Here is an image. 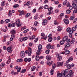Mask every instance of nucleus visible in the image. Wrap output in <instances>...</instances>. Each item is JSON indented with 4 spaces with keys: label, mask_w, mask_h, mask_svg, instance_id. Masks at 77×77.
Segmentation results:
<instances>
[{
    "label": "nucleus",
    "mask_w": 77,
    "mask_h": 77,
    "mask_svg": "<svg viewBox=\"0 0 77 77\" xmlns=\"http://www.w3.org/2000/svg\"><path fill=\"white\" fill-rule=\"evenodd\" d=\"M11 36L12 38H13V39L15 38V35L14 34L11 35Z\"/></svg>",
    "instance_id": "obj_56"
},
{
    "label": "nucleus",
    "mask_w": 77,
    "mask_h": 77,
    "mask_svg": "<svg viewBox=\"0 0 77 77\" xmlns=\"http://www.w3.org/2000/svg\"><path fill=\"white\" fill-rule=\"evenodd\" d=\"M52 40H53V38L52 37H51L48 39V41L49 42H51L52 41Z\"/></svg>",
    "instance_id": "obj_33"
},
{
    "label": "nucleus",
    "mask_w": 77,
    "mask_h": 77,
    "mask_svg": "<svg viewBox=\"0 0 77 77\" xmlns=\"http://www.w3.org/2000/svg\"><path fill=\"white\" fill-rule=\"evenodd\" d=\"M30 5V2H28L26 3V5L28 6H29Z\"/></svg>",
    "instance_id": "obj_58"
},
{
    "label": "nucleus",
    "mask_w": 77,
    "mask_h": 77,
    "mask_svg": "<svg viewBox=\"0 0 77 77\" xmlns=\"http://www.w3.org/2000/svg\"><path fill=\"white\" fill-rule=\"evenodd\" d=\"M34 24L35 26H38V21H35V22Z\"/></svg>",
    "instance_id": "obj_46"
},
{
    "label": "nucleus",
    "mask_w": 77,
    "mask_h": 77,
    "mask_svg": "<svg viewBox=\"0 0 77 77\" xmlns=\"http://www.w3.org/2000/svg\"><path fill=\"white\" fill-rule=\"evenodd\" d=\"M28 38L29 40H32V39H33L31 36H29Z\"/></svg>",
    "instance_id": "obj_62"
},
{
    "label": "nucleus",
    "mask_w": 77,
    "mask_h": 77,
    "mask_svg": "<svg viewBox=\"0 0 77 77\" xmlns=\"http://www.w3.org/2000/svg\"><path fill=\"white\" fill-rule=\"evenodd\" d=\"M32 49L31 48H29L28 51H26L25 53H26V54H28V56H31V54H32Z\"/></svg>",
    "instance_id": "obj_4"
},
{
    "label": "nucleus",
    "mask_w": 77,
    "mask_h": 77,
    "mask_svg": "<svg viewBox=\"0 0 77 77\" xmlns=\"http://www.w3.org/2000/svg\"><path fill=\"white\" fill-rule=\"evenodd\" d=\"M69 74L71 75H72V74H74V72L72 71V70H70L69 71Z\"/></svg>",
    "instance_id": "obj_32"
},
{
    "label": "nucleus",
    "mask_w": 77,
    "mask_h": 77,
    "mask_svg": "<svg viewBox=\"0 0 77 77\" xmlns=\"http://www.w3.org/2000/svg\"><path fill=\"white\" fill-rule=\"evenodd\" d=\"M56 67V64L54 63V64L52 65V69H54Z\"/></svg>",
    "instance_id": "obj_22"
},
{
    "label": "nucleus",
    "mask_w": 77,
    "mask_h": 77,
    "mask_svg": "<svg viewBox=\"0 0 77 77\" xmlns=\"http://www.w3.org/2000/svg\"><path fill=\"white\" fill-rule=\"evenodd\" d=\"M69 62V61H67L65 63V66H67V65H68V62Z\"/></svg>",
    "instance_id": "obj_59"
},
{
    "label": "nucleus",
    "mask_w": 77,
    "mask_h": 77,
    "mask_svg": "<svg viewBox=\"0 0 77 77\" xmlns=\"http://www.w3.org/2000/svg\"><path fill=\"white\" fill-rule=\"evenodd\" d=\"M26 71V69H23L20 72L23 74V73L25 72Z\"/></svg>",
    "instance_id": "obj_24"
},
{
    "label": "nucleus",
    "mask_w": 77,
    "mask_h": 77,
    "mask_svg": "<svg viewBox=\"0 0 77 77\" xmlns=\"http://www.w3.org/2000/svg\"><path fill=\"white\" fill-rule=\"evenodd\" d=\"M70 45V44L69 43H67L64 45V46L65 47H69Z\"/></svg>",
    "instance_id": "obj_23"
},
{
    "label": "nucleus",
    "mask_w": 77,
    "mask_h": 77,
    "mask_svg": "<svg viewBox=\"0 0 77 77\" xmlns=\"http://www.w3.org/2000/svg\"><path fill=\"white\" fill-rule=\"evenodd\" d=\"M11 26L12 27H15V23H12L11 25Z\"/></svg>",
    "instance_id": "obj_43"
},
{
    "label": "nucleus",
    "mask_w": 77,
    "mask_h": 77,
    "mask_svg": "<svg viewBox=\"0 0 77 77\" xmlns=\"http://www.w3.org/2000/svg\"><path fill=\"white\" fill-rule=\"evenodd\" d=\"M25 56V53L23 51H22L20 53V56L22 57H24Z\"/></svg>",
    "instance_id": "obj_12"
},
{
    "label": "nucleus",
    "mask_w": 77,
    "mask_h": 77,
    "mask_svg": "<svg viewBox=\"0 0 77 77\" xmlns=\"http://www.w3.org/2000/svg\"><path fill=\"white\" fill-rule=\"evenodd\" d=\"M46 59L48 60H51V57L50 56H47L46 57Z\"/></svg>",
    "instance_id": "obj_16"
},
{
    "label": "nucleus",
    "mask_w": 77,
    "mask_h": 77,
    "mask_svg": "<svg viewBox=\"0 0 77 77\" xmlns=\"http://www.w3.org/2000/svg\"><path fill=\"white\" fill-rule=\"evenodd\" d=\"M53 9V8L52 7H51L50 8L48 9V11H49L48 13H47V14L50 15L51 14H53V11H51Z\"/></svg>",
    "instance_id": "obj_3"
},
{
    "label": "nucleus",
    "mask_w": 77,
    "mask_h": 77,
    "mask_svg": "<svg viewBox=\"0 0 77 77\" xmlns=\"http://www.w3.org/2000/svg\"><path fill=\"white\" fill-rule=\"evenodd\" d=\"M74 42H75V38H72V40L70 42V44H73Z\"/></svg>",
    "instance_id": "obj_17"
},
{
    "label": "nucleus",
    "mask_w": 77,
    "mask_h": 77,
    "mask_svg": "<svg viewBox=\"0 0 77 77\" xmlns=\"http://www.w3.org/2000/svg\"><path fill=\"white\" fill-rule=\"evenodd\" d=\"M30 13H28L26 15L25 17H26H26H29V16H30Z\"/></svg>",
    "instance_id": "obj_49"
},
{
    "label": "nucleus",
    "mask_w": 77,
    "mask_h": 77,
    "mask_svg": "<svg viewBox=\"0 0 77 77\" xmlns=\"http://www.w3.org/2000/svg\"><path fill=\"white\" fill-rule=\"evenodd\" d=\"M22 14H23V15H24L25 14H26V12H25L23 11H22Z\"/></svg>",
    "instance_id": "obj_55"
},
{
    "label": "nucleus",
    "mask_w": 77,
    "mask_h": 77,
    "mask_svg": "<svg viewBox=\"0 0 77 77\" xmlns=\"http://www.w3.org/2000/svg\"><path fill=\"white\" fill-rule=\"evenodd\" d=\"M69 70L68 69H66L65 70H63L61 72V74L60 73H58L57 75V77H61L62 75H63L64 77L66 76V74L68 73Z\"/></svg>",
    "instance_id": "obj_1"
},
{
    "label": "nucleus",
    "mask_w": 77,
    "mask_h": 77,
    "mask_svg": "<svg viewBox=\"0 0 77 77\" xmlns=\"http://www.w3.org/2000/svg\"><path fill=\"white\" fill-rule=\"evenodd\" d=\"M44 9H48V6L47 5H46L44 7Z\"/></svg>",
    "instance_id": "obj_45"
},
{
    "label": "nucleus",
    "mask_w": 77,
    "mask_h": 77,
    "mask_svg": "<svg viewBox=\"0 0 77 77\" xmlns=\"http://www.w3.org/2000/svg\"><path fill=\"white\" fill-rule=\"evenodd\" d=\"M56 57L58 61H61V60H62V57L60 56V54H57Z\"/></svg>",
    "instance_id": "obj_5"
},
{
    "label": "nucleus",
    "mask_w": 77,
    "mask_h": 77,
    "mask_svg": "<svg viewBox=\"0 0 77 77\" xmlns=\"http://www.w3.org/2000/svg\"><path fill=\"white\" fill-rule=\"evenodd\" d=\"M65 42H64V41L63 40H62L60 42V45H63V44H64V43H65Z\"/></svg>",
    "instance_id": "obj_29"
},
{
    "label": "nucleus",
    "mask_w": 77,
    "mask_h": 77,
    "mask_svg": "<svg viewBox=\"0 0 77 77\" xmlns=\"http://www.w3.org/2000/svg\"><path fill=\"white\" fill-rule=\"evenodd\" d=\"M7 51H8L9 52V53H11V52L12 51V49H11V48H7Z\"/></svg>",
    "instance_id": "obj_27"
},
{
    "label": "nucleus",
    "mask_w": 77,
    "mask_h": 77,
    "mask_svg": "<svg viewBox=\"0 0 77 77\" xmlns=\"http://www.w3.org/2000/svg\"><path fill=\"white\" fill-rule=\"evenodd\" d=\"M42 51V50H41V48L38 49L36 53V56L35 58V60L37 61H39V59H40V57H39L38 55H39L41 54V52Z\"/></svg>",
    "instance_id": "obj_2"
},
{
    "label": "nucleus",
    "mask_w": 77,
    "mask_h": 77,
    "mask_svg": "<svg viewBox=\"0 0 77 77\" xmlns=\"http://www.w3.org/2000/svg\"><path fill=\"white\" fill-rule=\"evenodd\" d=\"M73 14H76L77 13V8H75L73 12Z\"/></svg>",
    "instance_id": "obj_37"
},
{
    "label": "nucleus",
    "mask_w": 77,
    "mask_h": 77,
    "mask_svg": "<svg viewBox=\"0 0 77 77\" xmlns=\"http://www.w3.org/2000/svg\"><path fill=\"white\" fill-rule=\"evenodd\" d=\"M10 62H11V58H8V60L7 62V64H9Z\"/></svg>",
    "instance_id": "obj_39"
},
{
    "label": "nucleus",
    "mask_w": 77,
    "mask_h": 77,
    "mask_svg": "<svg viewBox=\"0 0 77 77\" xmlns=\"http://www.w3.org/2000/svg\"><path fill=\"white\" fill-rule=\"evenodd\" d=\"M30 61H31V58H29L28 59V62H30Z\"/></svg>",
    "instance_id": "obj_64"
},
{
    "label": "nucleus",
    "mask_w": 77,
    "mask_h": 77,
    "mask_svg": "<svg viewBox=\"0 0 77 77\" xmlns=\"http://www.w3.org/2000/svg\"><path fill=\"white\" fill-rule=\"evenodd\" d=\"M35 68H36V67L35 66L32 67L31 69V71H33L35 70Z\"/></svg>",
    "instance_id": "obj_34"
},
{
    "label": "nucleus",
    "mask_w": 77,
    "mask_h": 77,
    "mask_svg": "<svg viewBox=\"0 0 77 77\" xmlns=\"http://www.w3.org/2000/svg\"><path fill=\"white\" fill-rule=\"evenodd\" d=\"M71 29V28H68L67 29H66V32H69Z\"/></svg>",
    "instance_id": "obj_44"
},
{
    "label": "nucleus",
    "mask_w": 77,
    "mask_h": 77,
    "mask_svg": "<svg viewBox=\"0 0 77 77\" xmlns=\"http://www.w3.org/2000/svg\"><path fill=\"white\" fill-rule=\"evenodd\" d=\"M22 61H23V60L22 59H19L17 60V62H22Z\"/></svg>",
    "instance_id": "obj_28"
},
{
    "label": "nucleus",
    "mask_w": 77,
    "mask_h": 77,
    "mask_svg": "<svg viewBox=\"0 0 77 77\" xmlns=\"http://www.w3.org/2000/svg\"><path fill=\"white\" fill-rule=\"evenodd\" d=\"M47 48H54V46H52L50 44H48L46 46Z\"/></svg>",
    "instance_id": "obj_7"
},
{
    "label": "nucleus",
    "mask_w": 77,
    "mask_h": 77,
    "mask_svg": "<svg viewBox=\"0 0 77 77\" xmlns=\"http://www.w3.org/2000/svg\"><path fill=\"white\" fill-rule=\"evenodd\" d=\"M63 63L62 62H58L57 63V66H62L63 65Z\"/></svg>",
    "instance_id": "obj_8"
},
{
    "label": "nucleus",
    "mask_w": 77,
    "mask_h": 77,
    "mask_svg": "<svg viewBox=\"0 0 77 77\" xmlns=\"http://www.w3.org/2000/svg\"><path fill=\"white\" fill-rule=\"evenodd\" d=\"M41 36H42V37H44L45 36V34L44 33H42L41 34Z\"/></svg>",
    "instance_id": "obj_60"
},
{
    "label": "nucleus",
    "mask_w": 77,
    "mask_h": 77,
    "mask_svg": "<svg viewBox=\"0 0 77 77\" xmlns=\"http://www.w3.org/2000/svg\"><path fill=\"white\" fill-rule=\"evenodd\" d=\"M54 24L55 25H58V23L57 22L56 20H55L54 22Z\"/></svg>",
    "instance_id": "obj_41"
},
{
    "label": "nucleus",
    "mask_w": 77,
    "mask_h": 77,
    "mask_svg": "<svg viewBox=\"0 0 77 77\" xmlns=\"http://www.w3.org/2000/svg\"><path fill=\"white\" fill-rule=\"evenodd\" d=\"M45 53L47 54H48L50 53V50L48 49L46 50L45 51Z\"/></svg>",
    "instance_id": "obj_36"
},
{
    "label": "nucleus",
    "mask_w": 77,
    "mask_h": 77,
    "mask_svg": "<svg viewBox=\"0 0 77 77\" xmlns=\"http://www.w3.org/2000/svg\"><path fill=\"white\" fill-rule=\"evenodd\" d=\"M75 18V16L74 14H73L72 17H70V20H74V18Z\"/></svg>",
    "instance_id": "obj_21"
},
{
    "label": "nucleus",
    "mask_w": 77,
    "mask_h": 77,
    "mask_svg": "<svg viewBox=\"0 0 77 77\" xmlns=\"http://www.w3.org/2000/svg\"><path fill=\"white\" fill-rule=\"evenodd\" d=\"M12 14V12L10 10L9 11V12L8 13V16L9 17H11V16Z\"/></svg>",
    "instance_id": "obj_30"
},
{
    "label": "nucleus",
    "mask_w": 77,
    "mask_h": 77,
    "mask_svg": "<svg viewBox=\"0 0 77 77\" xmlns=\"http://www.w3.org/2000/svg\"><path fill=\"white\" fill-rule=\"evenodd\" d=\"M69 34H72V33H73V31L71 30L69 32Z\"/></svg>",
    "instance_id": "obj_51"
},
{
    "label": "nucleus",
    "mask_w": 77,
    "mask_h": 77,
    "mask_svg": "<svg viewBox=\"0 0 77 77\" xmlns=\"http://www.w3.org/2000/svg\"><path fill=\"white\" fill-rule=\"evenodd\" d=\"M27 39H28L27 37H25L22 39V40H21L20 38L19 41L21 42H23V41H27Z\"/></svg>",
    "instance_id": "obj_9"
},
{
    "label": "nucleus",
    "mask_w": 77,
    "mask_h": 77,
    "mask_svg": "<svg viewBox=\"0 0 77 77\" xmlns=\"http://www.w3.org/2000/svg\"><path fill=\"white\" fill-rule=\"evenodd\" d=\"M17 72H20V71H21V67H19L17 69Z\"/></svg>",
    "instance_id": "obj_54"
},
{
    "label": "nucleus",
    "mask_w": 77,
    "mask_h": 77,
    "mask_svg": "<svg viewBox=\"0 0 77 77\" xmlns=\"http://www.w3.org/2000/svg\"><path fill=\"white\" fill-rule=\"evenodd\" d=\"M67 39H68V36H66L65 37H63V40L65 42V41H66L67 40Z\"/></svg>",
    "instance_id": "obj_20"
},
{
    "label": "nucleus",
    "mask_w": 77,
    "mask_h": 77,
    "mask_svg": "<svg viewBox=\"0 0 77 77\" xmlns=\"http://www.w3.org/2000/svg\"><path fill=\"white\" fill-rule=\"evenodd\" d=\"M13 7L14 8H19V5H18V4H16V5H14L13 6Z\"/></svg>",
    "instance_id": "obj_35"
},
{
    "label": "nucleus",
    "mask_w": 77,
    "mask_h": 77,
    "mask_svg": "<svg viewBox=\"0 0 77 77\" xmlns=\"http://www.w3.org/2000/svg\"><path fill=\"white\" fill-rule=\"evenodd\" d=\"M11 21V20L9 19H6L5 21V23H9Z\"/></svg>",
    "instance_id": "obj_19"
},
{
    "label": "nucleus",
    "mask_w": 77,
    "mask_h": 77,
    "mask_svg": "<svg viewBox=\"0 0 77 77\" xmlns=\"http://www.w3.org/2000/svg\"><path fill=\"white\" fill-rule=\"evenodd\" d=\"M69 53H70V51L68 50H67L65 52L63 51L60 53V54H69Z\"/></svg>",
    "instance_id": "obj_6"
},
{
    "label": "nucleus",
    "mask_w": 77,
    "mask_h": 77,
    "mask_svg": "<svg viewBox=\"0 0 77 77\" xmlns=\"http://www.w3.org/2000/svg\"><path fill=\"white\" fill-rule=\"evenodd\" d=\"M72 77V75L70 74H68L67 75V77Z\"/></svg>",
    "instance_id": "obj_57"
},
{
    "label": "nucleus",
    "mask_w": 77,
    "mask_h": 77,
    "mask_svg": "<svg viewBox=\"0 0 77 77\" xmlns=\"http://www.w3.org/2000/svg\"><path fill=\"white\" fill-rule=\"evenodd\" d=\"M48 21L46 19L44 20L42 22V25H43V26H44V25H45V24H47Z\"/></svg>",
    "instance_id": "obj_13"
},
{
    "label": "nucleus",
    "mask_w": 77,
    "mask_h": 77,
    "mask_svg": "<svg viewBox=\"0 0 77 77\" xmlns=\"http://www.w3.org/2000/svg\"><path fill=\"white\" fill-rule=\"evenodd\" d=\"M70 12H71V10L69 9H68L66 10V14H70Z\"/></svg>",
    "instance_id": "obj_31"
},
{
    "label": "nucleus",
    "mask_w": 77,
    "mask_h": 77,
    "mask_svg": "<svg viewBox=\"0 0 77 77\" xmlns=\"http://www.w3.org/2000/svg\"><path fill=\"white\" fill-rule=\"evenodd\" d=\"M6 4V3L5 2H1V5L2 6H5V5Z\"/></svg>",
    "instance_id": "obj_26"
},
{
    "label": "nucleus",
    "mask_w": 77,
    "mask_h": 77,
    "mask_svg": "<svg viewBox=\"0 0 77 77\" xmlns=\"http://www.w3.org/2000/svg\"><path fill=\"white\" fill-rule=\"evenodd\" d=\"M22 24L23 23L21 22L17 23H16L17 27H20V26H21Z\"/></svg>",
    "instance_id": "obj_14"
},
{
    "label": "nucleus",
    "mask_w": 77,
    "mask_h": 77,
    "mask_svg": "<svg viewBox=\"0 0 77 77\" xmlns=\"http://www.w3.org/2000/svg\"><path fill=\"white\" fill-rule=\"evenodd\" d=\"M67 3V0H65L63 3V5H66Z\"/></svg>",
    "instance_id": "obj_50"
},
{
    "label": "nucleus",
    "mask_w": 77,
    "mask_h": 77,
    "mask_svg": "<svg viewBox=\"0 0 77 77\" xmlns=\"http://www.w3.org/2000/svg\"><path fill=\"white\" fill-rule=\"evenodd\" d=\"M5 64L4 63H2L1 64V66L2 68H3V67H4L5 66Z\"/></svg>",
    "instance_id": "obj_38"
},
{
    "label": "nucleus",
    "mask_w": 77,
    "mask_h": 77,
    "mask_svg": "<svg viewBox=\"0 0 77 77\" xmlns=\"http://www.w3.org/2000/svg\"><path fill=\"white\" fill-rule=\"evenodd\" d=\"M71 65L70 64H68L67 66L66 67L68 69H70L71 68Z\"/></svg>",
    "instance_id": "obj_47"
},
{
    "label": "nucleus",
    "mask_w": 77,
    "mask_h": 77,
    "mask_svg": "<svg viewBox=\"0 0 77 77\" xmlns=\"http://www.w3.org/2000/svg\"><path fill=\"white\" fill-rule=\"evenodd\" d=\"M62 30V28L61 27H59V28H58L57 30L58 31H60V30Z\"/></svg>",
    "instance_id": "obj_53"
},
{
    "label": "nucleus",
    "mask_w": 77,
    "mask_h": 77,
    "mask_svg": "<svg viewBox=\"0 0 77 77\" xmlns=\"http://www.w3.org/2000/svg\"><path fill=\"white\" fill-rule=\"evenodd\" d=\"M72 60H73V58H72V57H71L69 58L68 61L71 62V61H72Z\"/></svg>",
    "instance_id": "obj_25"
},
{
    "label": "nucleus",
    "mask_w": 77,
    "mask_h": 77,
    "mask_svg": "<svg viewBox=\"0 0 77 77\" xmlns=\"http://www.w3.org/2000/svg\"><path fill=\"white\" fill-rule=\"evenodd\" d=\"M42 46L41 44H39L38 46V48H42Z\"/></svg>",
    "instance_id": "obj_52"
},
{
    "label": "nucleus",
    "mask_w": 77,
    "mask_h": 77,
    "mask_svg": "<svg viewBox=\"0 0 77 77\" xmlns=\"http://www.w3.org/2000/svg\"><path fill=\"white\" fill-rule=\"evenodd\" d=\"M11 33L12 34H15L16 33V30H15L12 29L11 31Z\"/></svg>",
    "instance_id": "obj_18"
},
{
    "label": "nucleus",
    "mask_w": 77,
    "mask_h": 77,
    "mask_svg": "<svg viewBox=\"0 0 77 77\" xmlns=\"http://www.w3.org/2000/svg\"><path fill=\"white\" fill-rule=\"evenodd\" d=\"M26 28H27L26 26H24L21 29V30H24V29H26Z\"/></svg>",
    "instance_id": "obj_48"
},
{
    "label": "nucleus",
    "mask_w": 77,
    "mask_h": 77,
    "mask_svg": "<svg viewBox=\"0 0 77 77\" xmlns=\"http://www.w3.org/2000/svg\"><path fill=\"white\" fill-rule=\"evenodd\" d=\"M54 70H53V69H51V75H53V74H54Z\"/></svg>",
    "instance_id": "obj_40"
},
{
    "label": "nucleus",
    "mask_w": 77,
    "mask_h": 77,
    "mask_svg": "<svg viewBox=\"0 0 77 77\" xmlns=\"http://www.w3.org/2000/svg\"><path fill=\"white\" fill-rule=\"evenodd\" d=\"M75 28L74 27H73L72 28V30L73 32V31H75Z\"/></svg>",
    "instance_id": "obj_63"
},
{
    "label": "nucleus",
    "mask_w": 77,
    "mask_h": 77,
    "mask_svg": "<svg viewBox=\"0 0 77 77\" xmlns=\"http://www.w3.org/2000/svg\"><path fill=\"white\" fill-rule=\"evenodd\" d=\"M38 17V15L36 14V15L34 17V19L35 20H37Z\"/></svg>",
    "instance_id": "obj_42"
},
{
    "label": "nucleus",
    "mask_w": 77,
    "mask_h": 77,
    "mask_svg": "<svg viewBox=\"0 0 77 77\" xmlns=\"http://www.w3.org/2000/svg\"><path fill=\"white\" fill-rule=\"evenodd\" d=\"M64 22L66 25H67L69 24V20L67 19H64L63 20Z\"/></svg>",
    "instance_id": "obj_11"
},
{
    "label": "nucleus",
    "mask_w": 77,
    "mask_h": 77,
    "mask_svg": "<svg viewBox=\"0 0 77 77\" xmlns=\"http://www.w3.org/2000/svg\"><path fill=\"white\" fill-rule=\"evenodd\" d=\"M66 6H67V7H69V6H70V4H69V2H68L67 4L66 5Z\"/></svg>",
    "instance_id": "obj_61"
},
{
    "label": "nucleus",
    "mask_w": 77,
    "mask_h": 77,
    "mask_svg": "<svg viewBox=\"0 0 77 77\" xmlns=\"http://www.w3.org/2000/svg\"><path fill=\"white\" fill-rule=\"evenodd\" d=\"M50 60H48L47 61V65H48L49 66H51L52 65V63H53V61H51V62L50 61Z\"/></svg>",
    "instance_id": "obj_10"
},
{
    "label": "nucleus",
    "mask_w": 77,
    "mask_h": 77,
    "mask_svg": "<svg viewBox=\"0 0 77 77\" xmlns=\"http://www.w3.org/2000/svg\"><path fill=\"white\" fill-rule=\"evenodd\" d=\"M72 5L74 9H75V8H77V4H75V3H73L72 4Z\"/></svg>",
    "instance_id": "obj_15"
}]
</instances>
